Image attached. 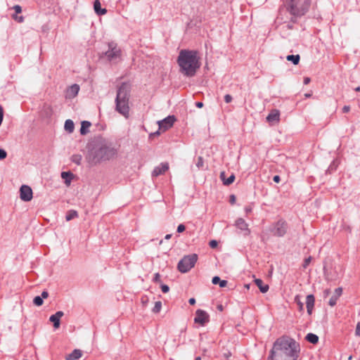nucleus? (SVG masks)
Instances as JSON below:
<instances>
[{
    "mask_svg": "<svg viewBox=\"0 0 360 360\" xmlns=\"http://www.w3.org/2000/svg\"><path fill=\"white\" fill-rule=\"evenodd\" d=\"M350 110V107L349 105H345L342 108V112L344 113L348 112Z\"/></svg>",
    "mask_w": 360,
    "mask_h": 360,
    "instance_id": "nucleus-45",
    "label": "nucleus"
},
{
    "mask_svg": "<svg viewBox=\"0 0 360 360\" xmlns=\"http://www.w3.org/2000/svg\"><path fill=\"white\" fill-rule=\"evenodd\" d=\"M61 177L65 180L66 185H70L73 177V174L70 172H63L61 173Z\"/></svg>",
    "mask_w": 360,
    "mask_h": 360,
    "instance_id": "nucleus-23",
    "label": "nucleus"
},
{
    "mask_svg": "<svg viewBox=\"0 0 360 360\" xmlns=\"http://www.w3.org/2000/svg\"><path fill=\"white\" fill-rule=\"evenodd\" d=\"M255 284L257 285V286L259 288V290L262 292V293H265L268 291L269 290V285H266V284H264L262 280L259 279V278H257L255 280Z\"/></svg>",
    "mask_w": 360,
    "mask_h": 360,
    "instance_id": "nucleus-21",
    "label": "nucleus"
},
{
    "mask_svg": "<svg viewBox=\"0 0 360 360\" xmlns=\"http://www.w3.org/2000/svg\"><path fill=\"white\" fill-rule=\"evenodd\" d=\"M195 360H201V358L200 356H198L195 358Z\"/></svg>",
    "mask_w": 360,
    "mask_h": 360,
    "instance_id": "nucleus-62",
    "label": "nucleus"
},
{
    "mask_svg": "<svg viewBox=\"0 0 360 360\" xmlns=\"http://www.w3.org/2000/svg\"><path fill=\"white\" fill-rule=\"evenodd\" d=\"M116 154V150L105 141H99L94 143L89 150L88 158L94 164L109 160Z\"/></svg>",
    "mask_w": 360,
    "mask_h": 360,
    "instance_id": "nucleus-3",
    "label": "nucleus"
},
{
    "mask_svg": "<svg viewBox=\"0 0 360 360\" xmlns=\"http://www.w3.org/2000/svg\"><path fill=\"white\" fill-rule=\"evenodd\" d=\"M280 118V112L278 110H271L268 116L266 117V120L269 122H278Z\"/></svg>",
    "mask_w": 360,
    "mask_h": 360,
    "instance_id": "nucleus-18",
    "label": "nucleus"
},
{
    "mask_svg": "<svg viewBox=\"0 0 360 360\" xmlns=\"http://www.w3.org/2000/svg\"><path fill=\"white\" fill-rule=\"evenodd\" d=\"M218 243H217V240H212L210 242V246L212 248H214L217 246Z\"/></svg>",
    "mask_w": 360,
    "mask_h": 360,
    "instance_id": "nucleus-43",
    "label": "nucleus"
},
{
    "mask_svg": "<svg viewBox=\"0 0 360 360\" xmlns=\"http://www.w3.org/2000/svg\"><path fill=\"white\" fill-rule=\"evenodd\" d=\"M295 302L297 304V308H298V310L300 311H304V304L303 302H302V301L300 300V296L299 295H296L295 297Z\"/></svg>",
    "mask_w": 360,
    "mask_h": 360,
    "instance_id": "nucleus-30",
    "label": "nucleus"
},
{
    "mask_svg": "<svg viewBox=\"0 0 360 360\" xmlns=\"http://www.w3.org/2000/svg\"><path fill=\"white\" fill-rule=\"evenodd\" d=\"M203 159L202 157H198V162L196 163V166L198 167V168H200L203 166Z\"/></svg>",
    "mask_w": 360,
    "mask_h": 360,
    "instance_id": "nucleus-37",
    "label": "nucleus"
},
{
    "mask_svg": "<svg viewBox=\"0 0 360 360\" xmlns=\"http://www.w3.org/2000/svg\"><path fill=\"white\" fill-rule=\"evenodd\" d=\"M175 121L174 116H168L162 120L158 121L159 129L166 131L172 125Z\"/></svg>",
    "mask_w": 360,
    "mask_h": 360,
    "instance_id": "nucleus-11",
    "label": "nucleus"
},
{
    "mask_svg": "<svg viewBox=\"0 0 360 360\" xmlns=\"http://www.w3.org/2000/svg\"><path fill=\"white\" fill-rule=\"evenodd\" d=\"M287 27H288V29H292V25L290 23H288L287 25Z\"/></svg>",
    "mask_w": 360,
    "mask_h": 360,
    "instance_id": "nucleus-58",
    "label": "nucleus"
},
{
    "mask_svg": "<svg viewBox=\"0 0 360 360\" xmlns=\"http://www.w3.org/2000/svg\"><path fill=\"white\" fill-rule=\"evenodd\" d=\"M82 159V155L79 154H75L71 157V160L77 165H79L81 164Z\"/></svg>",
    "mask_w": 360,
    "mask_h": 360,
    "instance_id": "nucleus-31",
    "label": "nucleus"
},
{
    "mask_svg": "<svg viewBox=\"0 0 360 360\" xmlns=\"http://www.w3.org/2000/svg\"><path fill=\"white\" fill-rule=\"evenodd\" d=\"M286 9L292 16L291 22L295 23L296 18L302 17L309 11L311 0H286Z\"/></svg>",
    "mask_w": 360,
    "mask_h": 360,
    "instance_id": "nucleus-5",
    "label": "nucleus"
},
{
    "mask_svg": "<svg viewBox=\"0 0 360 360\" xmlns=\"http://www.w3.org/2000/svg\"><path fill=\"white\" fill-rule=\"evenodd\" d=\"M160 288H161V290H162V292H164V293H167V292H168L169 291V288L166 284L161 283L160 284Z\"/></svg>",
    "mask_w": 360,
    "mask_h": 360,
    "instance_id": "nucleus-35",
    "label": "nucleus"
},
{
    "mask_svg": "<svg viewBox=\"0 0 360 360\" xmlns=\"http://www.w3.org/2000/svg\"><path fill=\"white\" fill-rule=\"evenodd\" d=\"M306 340L312 344H316L319 342V337L316 334L308 333Z\"/></svg>",
    "mask_w": 360,
    "mask_h": 360,
    "instance_id": "nucleus-27",
    "label": "nucleus"
},
{
    "mask_svg": "<svg viewBox=\"0 0 360 360\" xmlns=\"http://www.w3.org/2000/svg\"><path fill=\"white\" fill-rule=\"evenodd\" d=\"M323 293H324V296H326H326H328V295H329V294L330 293V289H326V290H324V292H323Z\"/></svg>",
    "mask_w": 360,
    "mask_h": 360,
    "instance_id": "nucleus-52",
    "label": "nucleus"
},
{
    "mask_svg": "<svg viewBox=\"0 0 360 360\" xmlns=\"http://www.w3.org/2000/svg\"><path fill=\"white\" fill-rule=\"evenodd\" d=\"M305 96H306V97H310V96H311V94H305Z\"/></svg>",
    "mask_w": 360,
    "mask_h": 360,
    "instance_id": "nucleus-61",
    "label": "nucleus"
},
{
    "mask_svg": "<svg viewBox=\"0 0 360 360\" xmlns=\"http://www.w3.org/2000/svg\"><path fill=\"white\" fill-rule=\"evenodd\" d=\"M188 302L190 304H194L195 303V298H190L189 300H188Z\"/></svg>",
    "mask_w": 360,
    "mask_h": 360,
    "instance_id": "nucleus-51",
    "label": "nucleus"
},
{
    "mask_svg": "<svg viewBox=\"0 0 360 360\" xmlns=\"http://www.w3.org/2000/svg\"><path fill=\"white\" fill-rule=\"evenodd\" d=\"M288 228L287 222L283 219H280L273 225V227L271 229V232L275 236L283 237L287 233Z\"/></svg>",
    "mask_w": 360,
    "mask_h": 360,
    "instance_id": "nucleus-8",
    "label": "nucleus"
},
{
    "mask_svg": "<svg viewBox=\"0 0 360 360\" xmlns=\"http://www.w3.org/2000/svg\"><path fill=\"white\" fill-rule=\"evenodd\" d=\"M355 335L360 336V322H358L356 326Z\"/></svg>",
    "mask_w": 360,
    "mask_h": 360,
    "instance_id": "nucleus-42",
    "label": "nucleus"
},
{
    "mask_svg": "<svg viewBox=\"0 0 360 360\" xmlns=\"http://www.w3.org/2000/svg\"><path fill=\"white\" fill-rule=\"evenodd\" d=\"M315 298L313 295H308L306 297V307L307 313L311 315L314 306Z\"/></svg>",
    "mask_w": 360,
    "mask_h": 360,
    "instance_id": "nucleus-17",
    "label": "nucleus"
},
{
    "mask_svg": "<svg viewBox=\"0 0 360 360\" xmlns=\"http://www.w3.org/2000/svg\"><path fill=\"white\" fill-rule=\"evenodd\" d=\"M141 301L143 304H146L148 302V298L147 297H142Z\"/></svg>",
    "mask_w": 360,
    "mask_h": 360,
    "instance_id": "nucleus-53",
    "label": "nucleus"
},
{
    "mask_svg": "<svg viewBox=\"0 0 360 360\" xmlns=\"http://www.w3.org/2000/svg\"><path fill=\"white\" fill-rule=\"evenodd\" d=\"M43 302V299L40 296H36L33 300V303L37 307L41 306Z\"/></svg>",
    "mask_w": 360,
    "mask_h": 360,
    "instance_id": "nucleus-33",
    "label": "nucleus"
},
{
    "mask_svg": "<svg viewBox=\"0 0 360 360\" xmlns=\"http://www.w3.org/2000/svg\"><path fill=\"white\" fill-rule=\"evenodd\" d=\"M7 153L5 150L0 148V160H4L6 158Z\"/></svg>",
    "mask_w": 360,
    "mask_h": 360,
    "instance_id": "nucleus-36",
    "label": "nucleus"
},
{
    "mask_svg": "<svg viewBox=\"0 0 360 360\" xmlns=\"http://www.w3.org/2000/svg\"><path fill=\"white\" fill-rule=\"evenodd\" d=\"M129 89L127 84L122 83L117 89L115 98V110L127 118L129 114Z\"/></svg>",
    "mask_w": 360,
    "mask_h": 360,
    "instance_id": "nucleus-4",
    "label": "nucleus"
},
{
    "mask_svg": "<svg viewBox=\"0 0 360 360\" xmlns=\"http://www.w3.org/2000/svg\"><path fill=\"white\" fill-rule=\"evenodd\" d=\"M250 284H245L244 285V288H245L246 289H250Z\"/></svg>",
    "mask_w": 360,
    "mask_h": 360,
    "instance_id": "nucleus-57",
    "label": "nucleus"
},
{
    "mask_svg": "<svg viewBox=\"0 0 360 360\" xmlns=\"http://www.w3.org/2000/svg\"><path fill=\"white\" fill-rule=\"evenodd\" d=\"M232 96L230 94H226L224 96V101L226 103H229L232 101Z\"/></svg>",
    "mask_w": 360,
    "mask_h": 360,
    "instance_id": "nucleus-41",
    "label": "nucleus"
},
{
    "mask_svg": "<svg viewBox=\"0 0 360 360\" xmlns=\"http://www.w3.org/2000/svg\"><path fill=\"white\" fill-rule=\"evenodd\" d=\"M78 214L77 212L75 210H70L68 212L65 216V219L67 221H70L76 217H77Z\"/></svg>",
    "mask_w": 360,
    "mask_h": 360,
    "instance_id": "nucleus-29",
    "label": "nucleus"
},
{
    "mask_svg": "<svg viewBox=\"0 0 360 360\" xmlns=\"http://www.w3.org/2000/svg\"><path fill=\"white\" fill-rule=\"evenodd\" d=\"M311 79L309 77H304V84H308L310 82Z\"/></svg>",
    "mask_w": 360,
    "mask_h": 360,
    "instance_id": "nucleus-48",
    "label": "nucleus"
},
{
    "mask_svg": "<svg viewBox=\"0 0 360 360\" xmlns=\"http://www.w3.org/2000/svg\"><path fill=\"white\" fill-rule=\"evenodd\" d=\"M220 178L222 180L223 184L224 185L229 186L234 181L235 175L231 174L228 179H225V173L223 172H221V174H220Z\"/></svg>",
    "mask_w": 360,
    "mask_h": 360,
    "instance_id": "nucleus-22",
    "label": "nucleus"
},
{
    "mask_svg": "<svg viewBox=\"0 0 360 360\" xmlns=\"http://www.w3.org/2000/svg\"><path fill=\"white\" fill-rule=\"evenodd\" d=\"M273 180L276 183H279L280 181H281V178H280V176L278 175H276V176H274Z\"/></svg>",
    "mask_w": 360,
    "mask_h": 360,
    "instance_id": "nucleus-46",
    "label": "nucleus"
},
{
    "mask_svg": "<svg viewBox=\"0 0 360 360\" xmlns=\"http://www.w3.org/2000/svg\"><path fill=\"white\" fill-rule=\"evenodd\" d=\"M236 226H237L238 229L244 231V234L246 236L250 233V231L248 229V224L242 218H238L236 221Z\"/></svg>",
    "mask_w": 360,
    "mask_h": 360,
    "instance_id": "nucleus-14",
    "label": "nucleus"
},
{
    "mask_svg": "<svg viewBox=\"0 0 360 360\" xmlns=\"http://www.w3.org/2000/svg\"><path fill=\"white\" fill-rule=\"evenodd\" d=\"M105 55L109 61L117 63L121 60L122 51L115 42L111 41L108 44V50Z\"/></svg>",
    "mask_w": 360,
    "mask_h": 360,
    "instance_id": "nucleus-7",
    "label": "nucleus"
},
{
    "mask_svg": "<svg viewBox=\"0 0 360 360\" xmlns=\"http://www.w3.org/2000/svg\"><path fill=\"white\" fill-rule=\"evenodd\" d=\"M210 321L209 314L202 309H198L195 314L194 322L203 326Z\"/></svg>",
    "mask_w": 360,
    "mask_h": 360,
    "instance_id": "nucleus-9",
    "label": "nucleus"
},
{
    "mask_svg": "<svg viewBox=\"0 0 360 360\" xmlns=\"http://www.w3.org/2000/svg\"><path fill=\"white\" fill-rule=\"evenodd\" d=\"M153 281L155 283H161V281H160V275L159 273L155 274L154 278H153Z\"/></svg>",
    "mask_w": 360,
    "mask_h": 360,
    "instance_id": "nucleus-38",
    "label": "nucleus"
},
{
    "mask_svg": "<svg viewBox=\"0 0 360 360\" xmlns=\"http://www.w3.org/2000/svg\"><path fill=\"white\" fill-rule=\"evenodd\" d=\"M287 60L292 62L294 65H297L300 60V55H288L286 57Z\"/></svg>",
    "mask_w": 360,
    "mask_h": 360,
    "instance_id": "nucleus-28",
    "label": "nucleus"
},
{
    "mask_svg": "<svg viewBox=\"0 0 360 360\" xmlns=\"http://www.w3.org/2000/svg\"><path fill=\"white\" fill-rule=\"evenodd\" d=\"M300 353V345L292 338L281 337L274 343L269 359L274 360H296Z\"/></svg>",
    "mask_w": 360,
    "mask_h": 360,
    "instance_id": "nucleus-1",
    "label": "nucleus"
},
{
    "mask_svg": "<svg viewBox=\"0 0 360 360\" xmlns=\"http://www.w3.org/2000/svg\"><path fill=\"white\" fill-rule=\"evenodd\" d=\"M32 190L27 185H22L20 188V198L25 202L30 201L32 198Z\"/></svg>",
    "mask_w": 360,
    "mask_h": 360,
    "instance_id": "nucleus-10",
    "label": "nucleus"
},
{
    "mask_svg": "<svg viewBox=\"0 0 360 360\" xmlns=\"http://www.w3.org/2000/svg\"><path fill=\"white\" fill-rule=\"evenodd\" d=\"M203 105H203V103H202V102H196V103H195V106H196L197 108H202V107H203Z\"/></svg>",
    "mask_w": 360,
    "mask_h": 360,
    "instance_id": "nucleus-49",
    "label": "nucleus"
},
{
    "mask_svg": "<svg viewBox=\"0 0 360 360\" xmlns=\"http://www.w3.org/2000/svg\"><path fill=\"white\" fill-rule=\"evenodd\" d=\"M91 124L89 121H82L81 124L80 128V134L82 135H85L88 133V129L91 127Z\"/></svg>",
    "mask_w": 360,
    "mask_h": 360,
    "instance_id": "nucleus-24",
    "label": "nucleus"
},
{
    "mask_svg": "<svg viewBox=\"0 0 360 360\" xmlns=\"http://www.w3.org/2000/svg\"><path fill=\"white\" fill-rule=\"evenodd\" d=\"M64 128L69 133H72L75 129V124L72 120H67L65 122Z\"/></svg>",
    "mask_w": 360,
    "mask_h": 360,
    "instance_id": "nucleus-26",
    "label": "nucleus"
},
{
    "mask_svg": "<svg viewBox=\"0 0 360 360\" xmlns=\"http://www.w3.org/2000/svg\"><path fill=\"white\" fill-rule=\"evenodd\" d=\"M79 91V86L77 84H72L70 86L65 92V98H75Z\"/></svg>",
    "mask_w": 360,
    "mask_h": 360,
    "instance_id": "nucleus-13",
    "label": "nucleus"
},
{
    "mask_svg": "<svg viewBox=\"0 0 360 360\" xmlns=\"http://www.w3.org/2000/svg\"><path fill=\"white\" fill-rule=\"evenodd\" d=\"M197 260L196 254L186 255L179 262L177 269L181 273H186L195 266Z\"/></svg>",
    "mask_w": 360,
    "mask_h": 360,
    "instance_id": "nucleus-6",
    "label": "nucleus"
},
{
    "mask_svg": "<svg viewBox=\"0 0 360 360\" xmlns=\"http://www.w3.org/2000/svg\"><path fill=\"white\" fill-rule=\"evenodd\" d=\"M16 20L19 22H22L24 20V18L22 16L18 17V19Z\"/></svg>",
    "mask_w": 360,
    "mask_h": 360,
    "instance_id": "nucleus-54",
    "label": "nucleus"
},
{
    "mask_svg": "<svg viewBox=\"0 0 360 360\" xmlns=\"http://www.w3.org/2000/svg\"><path fill=\"white\" fill-rule=\"evenodd\" d=\"M311 261V257H309L307 258H306L303 262V264H302V266L304 269H306L309 264H310Z\"/></svg>",
    "mask_w": 360,
    "mask_h": 360,
    "instance_id": "nucleus-34",
    "label": "nucleus"
},
{
    "mask_svg": "<svg viewBox=\"0 0 360 360\" xmlns=\"http://www.w3.org/2000/svg\"><path fill=\"white\" fill-rule=\"evenodd\" d=\"M171 237H172V234H167V235L165 236V240H169V239H170V238H171Z\"/></svg>",
    "mask_w": 360,
    "mask_h": 360,
    "instance_id": "nucleus-56",
    "label": "nucleus"
},
{
    "mask_svg": "<svg viewBox=\"0 0 360 360\" xmlns=\"http://www.w3.org/2000/svg\"><path fill=\"white\" fill-rule=\"evenodd\" d=\"M82 355L80 349H75L66 356V360H78Z\"/></svg>",
    "mask_w": 360,
    "mask_h": 360,
    "instance_id": "nucleus-19",
    "label": "nucleus"
},
{
    "mask_svg": "<svg viewBox=\"0 0 360 360\" xmlns=\"http://www.w3.org/2000/svg\"><path fill=\"white\" fill-rule=\"evenodd\" d=\"M267 360H274V359H269V356H268Z\"/></svg>",
    "mask_w": 360,
    "mask_h": 360,
    "instance_id": "nucleus-64",
    "label": "nucleus"
},
{
    "mask_svg": "<svg viewBox=\"0 0 360 360\" xmlns=\"http://www.w3.org/2000/svg\"><path fill=\"white\" fill-rule=\"evenodd\" d=\"M169 169V164L167 162H162L160 165L155 167L152 172L153 176H158L163 174Z\"/></svg>",
    "mask_w": 360,
    "mask_h": 360,
    "instance_id": "nucleus-12",
    "label": "nucleus"
},
{
    "mask_svg": "<svg viewBox=\"0 0 360 360\" xmlns=\"http://www.w3.org/2000/svg\"><path fill=\"white\" fill-rule=\"evenodd\" d=\"M235 200H236V197H235V195H231L230 196V202H231V204H233V203H234Z\"/></svg>",
    "mask_w": 360,
    "mask_h": 360,
    "instance_id": "nucleus-47",
    "label": "nucleus"
},
{
    "mask_svg": "<svg viewBox=\"0 0 360 360\" xmlns=\"http://www.w3.org/2000/svg\"><path fill=\"white\" fill-rule=\"evenodd\" d=\"M355 91H360V86H358V87L355 88Z\"/></svg>",
    "mask_w": 360,
    "mask_h": 360,
    "instance_id": "nucleus-60",
    "label": "nucleus"
},
{
    "mask_svg": "<svg viewBox=\"0 0 360 360\" xmlns=\"http://www.w3.org/2000/svg\"><path fill=\"white\" fill-rule=\"evenodd\" d=\"M245 211L246 213H249L252 211V207L250 206H247L245 207Z\"/></svg>",
    "mask_w": 360,
    "mask_h": 360,
    "instance_id": "nucleus-50",
    "label": "nucleus"
},
{
    "mask_svg": "<svg viewBox=\"0 0 360 360\" xmlns=\"http://www.w3.org/2000/svg\"><path fill=\"white\" fill-rule=\"evenodd\" d=\"M162 308V302L160 301L155 302V306L152 309V311L153 313H159Z\"/></svg>",
    "mask_w": 360,
    "mask_h": 360,
    "instance_id": "nucleus-32",
    "label": "nucleus"
},
{
    "mask_svg": "<svg viewBox=\"0 0 360 360\" xmlns=\"http://www.w3.org/2000/svg\"><path fill=\"white\" fill-rule=\"evenodd\" d=\"M352 356H350L348 358V359H349V360H351V359H352Z\"/></svg>",
    "mask_w": 360,
    "mask_h": 360,
    "instance_id": "nucleus-63",
    "label": "nucleus"
},
{
    "mask_svg": "<svg viewBox=\"0 0 360 360\" xmlns=\"http://www.w3.org/2000/svg\"><path fill=\"white\" fill-rule=\"evenodd\" d=\"M342 293V288H338L335 290L334 294L332 295V297L329 300V305L330 307H334L339 297L341 296Z\"/></svg>",
    "mask_w": 360,
    "mask_h": 360,
    "instance_id": "nucleus-16",
    "label": "nucleus"
},
{
    "mask_svg": "<svg viewBox=\"0 0 360 360\" xmlns=\"http://www.w3.org/2000/svg\"><path fill=\"white\" fill-rule=\"evenodd\" d=\"M212 282L214 285L219 284L221 288L226 287L228 283L227 281L221 280L219 276H214L212 278Z\"/></svg>",
    "mask_w": 360,
    "mask_h": 360,
    "instance_id": "nucleus-25",
    "label": "nucleus"
},
{
    "mask_svg": "<svg viewBox=\"0 0 360 360\" xmlns=\"http://www.w3.org/2000/svg\"><path fill=\"white\" fill-rule=\"evenodd\" d=\"M159 134H160L159 131H156V132H155V133H152V134H150V136L151 137V136H156V135H159Z\"/></svg>",
    "mask_w": 360,
    "mask_h": 360,
    "instance_id": "nucleus-55",
    "label": "nucleus"
},
{
    "mask_svg": "<svg viewBox=\"0 0 360 360\" xmlns=\"http://www.w3.org/2000/svg\"><path fill=\"white\" fill-rule=\"evenodd\" d=\"M185 229H186L185 226L184 224H181L177 226L176 231L180 233L184 232L185 231Z\"/></svg>",
    "mask_w": 360,
    "mask_h": 360,
    "instance_id": "nucleus-39",
    "label": "nucleus"
},
{
    "mask_svg": "<svg viewBox=\"0 0 360 360\" xmlns=\"http://www.w3.org/2000/svg\"><path fill=\"white\" fill-rule=\"evenodd\" d=\"M18 16H17V15H15V14L12 15V18H13L14 20H17V19H18Z\"/></svg>",
    "mask_w": 360,
    "mask_h": 360,
    "instance_id": "nucleus-59",
    "label": "nucleus"
},
{
    "mask_svg": "<svg viewBox=\"0 0 360 360\" xmlns=\"http://www.w3.org/2000/svg\"><path fill=\"white\" fill-rule=\"evenodd\" d=\"M13 9L15 11V13H20L22 12V8L19 5H15Z\"/></svg>",
    "mask_w": 360,
    "mask_h": 360,
    "instance_id": "nucleus-40",
    "label": "nucleus"
},
{
    "mask_svg": "<svg viewBox=\"0 0 360 360\" xmlns=\"http://www.w3.org/2000/svg\"><path fill=\"white\" fill-rule=\"evenodd\" d=\"M41 297H42V299H46L49 297V293L47 291H43L41 292V295L40 296Z\"/></svg>",
    "mask_w": 360,
    "mask_h": 360,
    "instance_id": "nucleus-44",
    "label": "nucleus"
},
{
    "mask_svg": "<svg viewBox=\"0 0 360 360\" xmlns=\"http://www.w3.org/2000/svg\"><path fill=\"white\" fill-rule=\"evenodd\" d=\"M177 63L180 72L188 77H193L201 65L198 51L187 49L180 51Z\"/></svg>",
    "mask_w": 360,
    "mask_h": 360,
    "instance_id": "nucleus-2",
    "label": "nucleus"
},
{
    "mask_svg": "<svg viewBox=\"0 0 360 360\" xmlns=\"http://www.w3.org/2000/svg\"><path fill=\"white\" fill-rule=\"evenodd\" d=\"M63 314H64L62 311H58L50 316L49 321L53 323V327L55 328H58L60 327V319L63 316Z\"/></svg>",
    "mask_w": 360,
    "mask_h": 360,
    "instance_id": "nucleus-15",
    "label": "nucleus"
},
{
    "mask_svg": "<svg viewBox=\"0 0 360 360\" xmlns=\"http://www.w3.org/2000/svg\"><path fill=\"white\" fill-rule=\"evenodd\" d=\"M94 8L98 15H104L107 13V10L105 8H101V3L99 0H95L94 4Z\"/></svg>",
    "mask_w": 360,
    "mask_h": 360,
    "instance_id": "nucleus-20",
    "label": "nucleus"
}]
</instances>
